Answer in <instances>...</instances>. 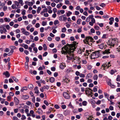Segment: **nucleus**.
Listing matches in <instances>:
<instances>
[{
	"label": "nucleus",
	"mask_w": 120,
	"mask_h": 120,
	"mask_svg": "<svg viewBox=\"0 0 120 120\" xmlns=\"http://www.w3.org/2000/svg\"><path fill=\"white\" fill-rule=\"evenodd\" d=\"M14 4H15V5H16L17 6V8H18V6L19 5V2L17 1H15L14 2Z\"/></svg>",
	"instance_id": "5701e85b"
},
{
	"label": "nucleus",
	"mask_w": 120,
	"mask_h": 120,
	"mask_svg": "<svg viewBox=\"0 0 120 120\" xmlns=\"http://www.w3.org/2000/svg\"><path fill=\"white\" fill-rule=\"evenodd\" d=\"M85 91L86 94H87V92H89L90 93H91L92 91V90L91 89L89 88H86Z\"/></svg>",
	"instance_id": "1a4fd4ad"
},
{
	"label": "nucleus",
	"mask_w": 120,
	"mask_h": 120,
	"mask_svg": "<svg viewBox=\"0 0 120 120\" xmlns=\"http://www.w3.org/2000/svg\"><path fill=\"white\" fill-rule=\"evenodd\" d=\"M7 32V31L5 28L2 29L0 30V32L1 34H2L3 33L6 34V32Z\"/></svg>",
	"instance_id": "9b49d317"
},
{
	"label": "nucleus",
	"mask_w": 120,
	"mask_h": 120,
	"mask_svg": "<svg viewBox=\"0 0 120 120\" xmlns=\"http://www.w3.org/2000/svg\"><path fill=\"white\" fill-rule=\"evenodd\" d=\"M47 24V23L46 22H45L44 21H43L42 22V25L43 26H45Z\"/></svg>",
	"instance_id": "052dcab7"
},
{
	"label": "nucleus",
	"mask_w": 120,
	"mask_h": 120,
	"mask_svg": "<svg viewBox=\"0 0 120 120\" xmlns=\"http://www.w3.org/2000/svg\"><path fill=\"white\" fill-rule=\"evenodd\" d=\"M59 22L58 20H56L54 22V24L55 25H56L57 24H58Z\"/></svg>",
	"instance_id": "473e14b6"
},
{
	"label": "nucleus",
	"mask_w": 120,
	"mask_h": 120,
	"mask_svg": "<svg viewBox=\"0 0 120 120\" xmlns=\"http://www.w3.org/2000/svg\"><path fill=\"white\" fill-rule=\"evenodd\" d=\"M78 43H77L76 42L74 41L73 43L71 44H67V45H65L64 47H62L61 49V52L62 54H64L65 55L66 54H68L70 56H67V57L68 58H70V60L73 59L72 61L74 60V58L75 57L74 56V55L72 52H73L74 50H75L77 47Z\"/></svg>",
	"instance_id": "f257e3e1"
},
{
	"label": "nucleus",
	"mask_w": 120,
	"mask_h": 120,
	"mask_svg": "<svg viewBox=\"0 0 120 120\" xmlns=\"http://www.w3.org/2000/svg\"><path fill=\"white\" fill-rule=\"evenodd\" d=\"M38 86H36L34 88V90L35 91V93L38 94L39 93V91L38 90Z\"/></svg>",
	"instance_id": "6ab92c4d"
},
{
	"label": "nucleus",
	"mask_w": 120,
	"mask_h": 120,
	"mask_svg": "<svg viewBox=\"0 0 120 120\" xmlns=\"http://www.w3.org/2000/svg\"><path fill=\"white\" fill-rule=\"evenodd\" d=\"M28 87L29 89L30 90L32 89L34 87L33 85L31 84H30L28 85Z\"/></svg>",
	"instance_id": "a211bd4d"
},
{
	"label": "nucleus",
	"mask_w": 120,
	"mask_h": 120,
	"mask_svg": "<svg viewBox=\"0 0 120 120\" xmlns=\"http://www.w3.org/2000/svg\"><path fill=\"white\" fill-rule=\"evenodd\" d=\"M15 31L16 33L17 34V33H19L20 32V30L19 29H16L15 30Z\"/></svg>",
	"instance_id": "e2e57ef3"
},
{
	"label": "nucleus",
	"mask_w": 120,
	"mask_h": 120,
	"mask_svg": "<svg viewBox=\"0 0 120 120\" xmlns=\"http://www.w3.org/2000/svg\"><path fill=\"white\" fill-rule=\"evenodd\" d=\"M14 100L16 105H18L19 103V100L16 97L14 98Z\"/></svg>",
	"instance_id": "f8f14e48"
},
{
	"label": "nucleus",
	"mask_w": 120,
	"mask_h": 120,
	"mask_svg": "<svg viewBox=\"0 0 120 120\" xmlns=\"http://www.w3.org/2000/svg\"><path fill=\"white\" fill-rule=\"evenodd\" d=\"M90 18H89L88 17L86 18V21L87 22H88L90 21Z\"/></svg>",
	"instance_id": "69168bd1"
},
{
	"label": "nucleus",
	"mask_w": 120,
	"mask_h": 120,
	"mask_svg": "<svg viewBox=\"0 0 120 120\" xmlns=\"http://www.w3.org/2000/svg\"><path fill=\"white\" fill-rule=\"evenodd\" d=\"M60 68L62 69H64V65L63 64H61L60 65Z\"/></svg>",
	"instance_id": "58836bf2"
},
{
	"label": "nucleus",
	"mask_w": 120,
	"mask_h": 120,
	"mask_svg": "<svg viewBox=\"0 0 120 120\" xmlns=\"http://www.w3.org/2000/svg\"><path fill=\"white\" fill-rule=\"evenodd\" d=\"M56 5V4L54 2L51 3V5L52 7H55Z\"/></svg>",
	"instance_id": "bf43d9fd"
},
{
	"label": "nucleus",
	"mask_w": 120,
	"mask_h": 120,
	"mask_svg": "<svg viewBox=\"0 0 120 120\" xmlns=\"http://www.w3.org/2000/svg\"><path fill=\"white\" fill-rule=\"evenodd\" d=\"M109 53H110V52H109V50H105V51L103 52V53L104 54L105 53L108 54Z\"/></svg>",
	"instance_id": "a878e982"
},
{
	"label": "nucleus",
	"mask_w": 120,
	"mask_h": 120,
	"mask_svg": "<svg viewBox=\"0 0 120 120\" xmlns=\"http://www.w3.org/2000/svg\"><path fill=\"white\" fill-rule=\"evenodd\" d=\"M57 116L59 118H62L63 116V115L61 114H58Z\"/></svg>",
	"instance_id": "c9c22d12"
},
{
	"label": "nucleus",
	"mask_w": 120,
	"mask_h": 120,
	"mask_svg": "<svg viewBox=\"0 0 120 120\" xmlns=\"http://www.w3.org/2000/svg\"><path fill=\"white\" fill-rule=\"evenodd\" d=\"M23 45H24L23 47L25 49H27L28 48V45L26 44H23Z\"/></svg>",
	"instance_id": "ea45409f"
},
{
	"label": "nucleus",
	"mask_w": 120,
	"mask_h": 120,
	"mask_svg": "<svg viewBox=\"0 0 120 120\" xmlns=\"http://www.w3.org/2000/svg\"><path fill=\"white\" fill-rule=\"evenodd\" d=\"M81 21V20L80 19H78L77 21V23L78 24H80V22Z\"/></svg>",
	"instance_id": "4c0bfd02"
},
{
	"label": "nucleus",
	"mask_w": 120,
	"mask_h": 120,
	"mask_svg": "<svg viewBox=\"0 0 120 120\" xmlns=\"http://www.w3.org/2000/svg\"><path fill=\"white\" fill-rule=\"evenodd\" d=\"M109 20H110L109 22V24L111 25H112L113 23V22L114 21V19L113 17H111L110 18Z\"/></svg>",
	"instance_id": "dca6fc26"
},
{
	"label": "nucleus",
	"mask_w": 120,
	"mask_h": 120,
	"mask_svg": "<svg viewBox=\"0 0 120 120\" xmlns=\"http://www.w3.org/2000/svg\"><path fill=\"white\" fill-rule=\"evenodd\" d=\"M31 104V103L29 101H28L26 102V104L28 105H30Z\"/></svg>",
	"instance_id": "a18cd8bd"
},
{
	"label": "nucleus",
	"mask_w": 120,
	"mask_h": 120,
	"mask_svg": "<svg viewBox=\"0 0 120 120\" xmlns=\"http://www.w3.org/2000/svg\"><path fill=\"white\" fill-rule=\"evenodd\" d=\"M95 22V21L94 18L91 19V21L89 22V24L91 26H93L94 23Z\"/></svg>",
	"instance_id": "6e6552de"
},
{
	"label": "nucleus",
	"mask_w": 120,
	"mask_h": 120,
	"mask_svg": "<svg viewBox=\"0 0 120 120\" xmlns=\"http://www.w3.org/2000/svg\"><path fill=\"white\" fill-rule=\"evenodd\" d=\"M99 48L101 49H102L104 47V46L103 44H101L100 45H98Z\"/></svg>",
	"instance_id": "e433bc0d"
},
{
	"label": "nucleus",
	"mask_w": 120,
	"mask_h": 120,
	"mask_svg": "<svg viewBox=\"0 0 120 120\" xmlns=\"http://www.w3.org/2000/svg\"><path fill=\"white\" fill-rule=\"evenodd\" d=\"M11 77L16 82H17L18 81V80L15 77L13 76Z\"/></svg>",
	"instance_id": "bb28decb"
},
{
	"label": "nucleus",
	"mask_w": 120,
	"mask_h": 120,
	"mask_svg": "<svg viewBox=\"0 0 120 120\" xmlns=\"http://www.w3.org/2000/svg\"><path fill=\"white\" fill-rule=\"evenodd\" d=\"M90 36L86 37L85 38V39L83 41L84 42L85 44H88L89 43V41H90Z\"/></svg>",
	"instance_id": "423d86ee"
},
{
	"label": "nucleus",
	"mask_w": 120,
	"mask_h": 120,
	"mask_svg": "<svg viewBox=\"0 0 120 120\" xmlns=\"http://www.w3.org/2000/svg\"><path fill=\"white\" fill-rule=\"evenodd\" d=\"M54 107L56 109H58L60 108V106L57 105H54Z\"/></svg>",
	"instance_id": "8fccbe9b"
},
{
	"label": "nucleus",
	"mask_w": 120,
	"mask_h": 120,
	"mask_svg": "<svg viewBox=\"0 0 120 120\" xmlns=\"http://www.w3.org/2000/svg\"><path fill=\"white\" fill-rule=\"evenodd\" d=\"M3 74L5 75V76L7 77H9L10 76V74L8 71H6Z\"/></svg>",
	"instance_id": "f3484780"
},
{
	"label": "nucleus",
	"mask_w": 120,
	"mask_h": 120,
	"mask_svg": "<svg viewBox=\"0 0 120 120\" xmlns=\"http://www.w3.org/2000/svg\"><path fill=\"white\" fill-rule=\"evenodd\" d=\"M90 41L92 42H95V41L94 40V39L93 38L91 37H90Z\"/></svg>",
	"instance_id": "4d7b16f0"
},
{
	"label": "nucleus",
	"mask_w": 120,
	"mask_h": 120,
	"mask_svg": "<svg viewBox=\"0 0 120 120\" xmlns=\"http://www.w3.org/2000/svg\"><path fill=\"white\" fill-rule=\"evenodd\" d=\"M44 103L46 105L48 106L49 105V103L47 101L44 100Z\"/></svg>",
	"instance_id": "c03bdc74"
},
{
	"label": "nucleus",
	"mask_w": 120,
	"mask_h": 120,
	"mask_svg": "<svg viewBox=\"0 0 120 120\" xmlns=\"http://www.w3.org/2000/svg\"><path fill=\"white\" fill-rule=\"evenodd\" d=\"M22 99L24 100H26L28 99L29 98V96L27 95H22L21 97Z\"/></svg>",
	"instance_id": "9d476101"
},
{
	"label": "nucleus",
	"mask_w": 120,
	"mask_h": 120,
	"mask_svg": "<svg viewBox=\"0 0 120 120\" xmlns=\"http://www.w3.org/2000/svg\"><path fill=\"white\" fill-rule=\"evenodd\" d=\"M107 83L108 85L114 88L115 87V85L113 84H112L111 83V80H109V81H108Z\"/></svg>",
	"instance_id": "4468645a"
},
{
	"label": "nucleus",
	"mask_w": 120,
	"mask_h": 120,
	"mask_svg": "<svg viewBox=\"0 0 120 120\" xmlns=\"http://www.w3.org/2000/svg\"><path fill=\"white\" fill-rule=\"evenodd\" d=\"M49 80L51 82L53 83L54 82L55 79L54 77H51L50 79Z\"/></svg>",
	"instance_id": "aec40b11"
},
{
	"label": "nucleus",
	"mask_w": 120,
	"mask_h": 120,
	"mask_svg": "<svg viewBox=\"0 0 120 120\" xmlns=\"http://www.w3.org/2000/svg\"><path fill=\"white\" fill-rule=\"evenodd\" d=\"M43 87L44 89H48L49 88V86L47 85L44 86Z\"/></svg>",
	"instance_id": "5fc2aeb1"
},
{
	"label": "nucleus",
	"mask_w": 120,
	"mask_h": 120,
	"mask_svg": "<svg viewBox=\"0 0 120 120\" xmlns=\"http://www.w3.org/2000/svg\"><path fill=\"white\" fill-rule=\"evenodd\" d=\"M26 10H23L22 11L21 13L23 15H25L26 14Z\"/></svg>",
	"instance_id": "3c124183"
},
{
	"label": "nucleus",
	"mask_w": 120,
	"mask_h": 120,
	"mask_svg": "<svg viewBox=\"0 0 120 120\" xmlns=\"http://www.w3.org/2000/svg\"><path fill=\"white\" fill-rule=\"evenodd\" d=\"M4 20L6 22H9L10 21V19L9 18H8L6 17L4 18Z\"/></svg>",
	"instance_id": "4be33fe9"
},
{
	"label": "nucleus",
	"mask_w": 120,
	"mask_h": 120,
	"mask_svg": "<svg viewBox=\"0 0 120 120\" xmlns=\"http://www.w3.org/2000/svg\"><path fill=\"white\" fill-rule=\"evenodd\" d=\"M99 51H97L94 52H93L91 54V59H92L98 58L99 57Z\"/></svg>",
	"instance_id": "7ed1b4c3"
},
{
	"label": "nucleus",
	"mask_w": 120,
	"mask_h": 120,
	"mask_svg": "<svg viewBox=\"0 0 120 120\" xmlns=\"http://www.w3.org/2000/svg\"><path fill=\"white\" fill-rule=\"evenodd\" d=\"M9 51L10 49H9L8 48H6L5 49V50H4V52H8Z\"/></svg>",
	"instance_id": "13d9d810"
},
{
	"label": "nucleus",
	"mask_w": 120,
	"mask_h": 120,
	"mask_svg": "<svg viewBox=\"0 0 120 120\" xmlns=\"http://www.w3.org/2000/svg\"><path fill=\"white\" fill-rule=\"evenodd\" d=\"M65 4H69L70 2L69 0H65Z\"/></svg>",
	"instance_id": "0e129e2a"
},
{
	"label": "nucleus",
	"mask_w": 120,
	"mask_h": 120,
	"mask_svg": "<svg viewBox=\"0 0 120 120\" xmlns=\"http://www.w3.org/2000/svg\"><path fill=\"white\" fill-rule=\"evenodd\" d=\"M44 30V28L43 27H41L40 29V31L41 32H43Z\"/></svg>",
	"instance_id": "09e8293b"
},
{
	"label": "nucleus",
	"mask_w": 120,
	"mask_h": 120,
	"mask_svg": "<svg viewBox=\"0 0 120 120\" xmlns=\"http://www.w3.org/2000/svg\"><path fill=\"white\" fill-rule=\"evenodd\" d=\"M67 15V16L69 17L70 16V15L72 14L71 12H70V11H69L68 12L66 13Z\"/></svg>",
	"instance_id": "cd10ccee"
},
{
	"label": "nucleus",
	"mask_w": 120,
	"mask_h": 120,
	"mask_svg": "<svg viewBox=\"0 0 120 120\" xmlns=\"http://www.w3.org/2000/svg\"><path fill=\"white\" fill-rule=\"evenodd\" d=\"M91 65H88L87 67V68L88 70H90L91 68Z\"/></svg>",
	"instance_id": "6e6d98bb"
},
{
	"label": "nucleus",
	"mask_w": 120,
	"mask_h": 120,
	"mask_svg": "<svg viewBox=\"0 0 120 120\" xmlns=\"http://www.w3.org/2000/svg\"><path fill=\"white\" fill-rule=\"evenodd\" d=\"M80 9V6H78L75 8V9L76 10H79Z\"/></svg>",
	"instance_id": "49530a36"
},
{
	"label": "nucleus",
	"mask_w": 120,
	"mask_h": 120,
	"mask_svg": "<svg viewBox=\"0 0 120 120\" xmlns=\"http://www.w3.org/2000/svg\"><path fill=\"white\" fill-rule=\"evenodd\" d=\"M63 96L66 99H68L70 98V96L68 93L66 92H64L63 93Z\"/></svg>",
	"instance_id": "0eeeda50"
},
{
	"label": "nucleus",
	"mask_w": 120,
	"mask_h": 120,
	"mask_svg": "<svg viewBox=\"0 0 120 120\" xmlns=\"http://www.w3.org/2000/svg\"><path fill=\"white\" fill-rule=\"evenodd\" d=\"M10 49L12 50L15 49L16 48V47L14 46H10Z\"/></svg>",
	"instance_id": "2f4dec72"
},
{
	"label": "nucleus",
	"mask_w": 120,
	"mask_h": 120,
	"mask_svg": "<svg viewBox=\"0 0 120 120\" xmlns=\"http://www.w3.org/2000/svg\"><path fill=\"white\" fill-rule=\"evenodd\" d=\"M41 10V7H39L38 8L37 10V12L38 13H39L40 12V11Z\"/></svg>",
	"instance_id": "b1692460"
},
{
	"label": "nucleus",
	"mask_w": 120,
	"mask_h": 120,
	"mask_svg": "<svg viewBox=\"0 0 120 120\" xmlns=\"http://www.w3.org/2000/svg\"><path fill=\"white\" fill-rule=\"evenodd\" d=\"M36 112L40 114H42L43 113V111L40 108L38 109L37 111Z\"/></svg>",
	"instance_id": "2eb2a0df"
},
{
	"label": "nucleus",
	"mask_w": 120,
	"mask_h": 120,
	"mask_svg": "<svg viewBox=\"0 0 120 120\" xmlns=\"http://www.w3.org/2000/svg\"><path fill=\"white\" fill-rule=\"evenodd\" d=\"M75 15H78L79 14V12L77 11H75Z\"/></svg>",
	"instance_id": "774afa93"
},
{
	"label": "nucleus",
	"mask_w": 120,
	"mask_h": 120,
	"mask_svg": "<svg viewBox=\"0 0 120 120\" xmlns=\"http://www.w3.org/2000/svg\"><path fill=\"white\" fill-rule=\"evenodd\" d=\"M82 104L83 105L85 106L87 105V102L86 101H84L82 102Z\"/></svg>",
	"instance_id": "c756f323"
},
{
	"label": "nucleus",
	"mask_w": 120,
	"mask_h": 120,
	"mask_svg": "<svg viewBox=\"0 0 120 120\" xmlns=\"http://www.w3.org/2000/svg\"><path fill=\"white\" fill-rule=\"evenodd\" d=\"M99 6L102 8H104L106 6V4L104 3H102L99 5Z\"/></svg>",
	"instance_id": "f704fd0d"
},
{
	"label": "nucleus",
	"mask_w": 120,
	"mask_h": 120,
	"mask_svg": "<svg viewBox=\"0 0 120 120\" xmlns=\"http://www.w3.org/2000/svg\"><path fill=\"white\" fill-rule=\"evenodd\" d=\"M44 47V49L45 50H47V48L46 45L45 44H44L43 45Z\"/></svg>",
	"instance_id": "37998d69"
},
{
	"label": "nucleus",
	"mask_w": 120,
	"mask_h": 120,
	"mask_svg": "<svg viewBox=\"0 0 120 120\" xmlns=\"http://www.w3.org/2000/svg\"><path fill=\"white\" fill-rule=\"evenodd\" d=\"M116 80L118 81H120V75H118L116 78Z\"/></svg>",
	"instance_id": "79ce46f5"
},
{
	"label": "nucleus",
	"mask_w": 120,
	"mask_h": 120,
	"mask_svg": "<svg viewBox=\"0 0 120 120\" xmlns=\"http://www.w3.org/2000/svg\"><path fill=\"white\" fill-rule=\"evenodd\" d=\"M118 40L116 38H113L108 41V44L109 45L114 47V46L118 45Z\"/></svg>",
	"instance_id": "f03ea898"
},
{
	"label": "nucleus",
	"mask_w": 120,
	"mask_h": 120,
	"mask_svg": "<svg viewBox=\"0 0 120 120\" xmlns=\"http://www.w3.org/2000/svg\"><path fill=\"white\" fill-rule=\"evenodd\" d=\"M67 19L65 15L60 16L59 18V20L61 21L66 20Z\"/></svg>",
	"instance_id": "20e7f679"
},
{
	"label": "nucleus",
	"mask_w": 120,
	"mask_h": 120,
	"mask_svg": "<svg viewBox=\"0 0 120 120\" xmlns=\"http://www.w3.org/2000/svg\"><path fill=\"white\" fill-rule=\"evenodd\" d=\"M65 34H63V33L62 34H61V37L62 38H64V37H65Z\"/></svg>",
	"instance_id": "338daca9"
},
{
	"label": "nucleus",
	"mask_w": 120,
	"mask_h": 120,
	"mask_svg": "<svg viewBox=\"0 0 120 120\" xmlns=\"http://www.w3.org/2000/svg\"><path fill=\"white\" fill-rule=\"evenodd\" d=\"M40 24L38 23H37L36 24V25L35 26V27L36 28H38L40 27Z\"/></svg>",
	"instance_id": "de8ad7c7"
},
{
	"label": "nucleus",
	"mask_w": 120,
	"mask_h": 120,
	"mask_svg": "<svg viewBox=\"0 0 120 120\" xmlns=\"http://www.w3.org/2000/svg\"><path fill=\"white\" fill-rule=\"evenodd\" d=\"M94 28L96 30H98L99 28V27L98 26H94Z\"/></svg>",
	"instance_id": "603ef678"
},
{
	"label": "nucleus",
	"mask_w": 120,
	"mask_h": 120,
	"mask_svg": "<svg viewBox=\"0 0 120 120\" xmlns=\"http://www.w3.org/2000/svg\"><path fill=\"white\" fill-rule=\"evenodd\" d=\"M98 78V76L97 75H95L94 76L93 79L94 80H97Z\"/></svg>",
	"instance_id": "412c9836"
},
{
	"label": "nucleus",
	"mask_w": 120,
	"mask_h": 120,
	"mask_svg": "<svg viewBox=\"0 0 120 120\" xmlns=\"http://www.w3.org/2000/svg\"><path fill=\"white\" fill-rule=\"evenodd\" d=\"M31 41L34 42V41L33 40V41H32V40H31L30 41L28 40H26L25 41L26 42L27 44H30Z\"/></svg>",
	"instance_id": "c85d7f7f"
},
{
	"label": "nucleus",
	"mask_w": 120,
	"mask_h": 120,
	"mask_svg": "<svg viewBox=\"0 0 120 120\" xmlns=\"http://www.w3.org/2000/svg\"><path fill=\"white\" fill-rule=\"evenodd\" d=\"M22 33L23 34L26 36H28L29 35L30 33L28 31H26L24 28H22L21 29Z\"/></svg>",
	"instance_id": "39448f33"
},
{
	"label": "nucleus",
	"mask_w": 120,
	"mask_h": 120,
	"mask_svg": "<svg viewBox=\"0 0 120 120\" xmlns=\"http://www.w3.org/2000/svg\"><path fill=\"white\" fill-rule=\"evenodd\" d=\"M26 119V117L24 115H22V117L21 118L22 120H25Z\"/></svg>",
	"instance_id": "72a5a7b5"
},
{
	"label": "nucleus",
	"mask_w": 120,
	"mask_h": 120,
	"mask_svg": "<svg viewBox=\"0 0 120 120\" xmlns=\"http://www.w3.org/2000/svg\"><path fill=\"white\" fill-rule=\"evenodd\" d=\"M90 32L92 33H94L95 32V31L93 28H91L90 29Z\"/></svg>",
	"instance_id": "680f3d73"
},
{
	"label": "nucleus",
	"mask_w": 120,
	"mask_h": 120,
	"mask_svg": "<svg viewBox=\"0 0 120 120\" xmlns=\"http://www.w3.org/2000/svg\"><path fill=\"white\" fill-rule=\"evenodd\" d=\"M92 74L91 73H90L88 74L86 77V79H90L92 77Z\"/></svg>",
	"instance_id": "ddd939ff"
},
{
	"label": "nucleus",
	"mask_w": 120,
	"mask_h": 120,
	"mask_svg": "<svg viewBox=\"0 0 120 120\" xmlns=\"http://www.w3.org/2000/svg\"><path fill=\"white\" fill-rule=\"evenodd\" d=\"M79 76L81 77L84 78L85 77V75L84 74L82 73H80L79 75Z\"/></svg>",
	"instance_id": "864d4df0"
},
{
	"label": "nucleus",
	"mask_w": 120,
	"mask_h": 120,
	"mask_svg": "<svg viewBox=\"0 0 120 120\" xmlns=\"http://www.w3.org/2000/svg\"><path fill=\"white\" fill-rule=\"evenodd\" d=\"M18 1L19 4H20L21 6H22L24 4L23 0H19Z\"/></svg>",
	"instance_id": "393cba45"
},
{
	"label": "nucleus",
	"mask_w": 120,
	"mask_h": 120,
	"mask_svg": "<svg viewBox=\"0 0 120 120\" xmlns=\"http://www.w3.org/2000/svg\"><path fill=\"white\" fill-rule=\"evenodd\" d=\"M28 3H29L28 4V5L29 6H32L33 4V2H32L29 1Z\"/></svg>",
	"instance_id": "a19ab883"
},
{
	"label": "nucleus",
	"mask_w": 120,
	"mask_h": 120,
	"mask_svg": "<svg viewBox=\"0 0 120 120\" xmlns=\"http://www.w3.org/2000/svg\"><path fill=\"white\" fill-rule=\"evenodd\" d=\"M66 30V29L65 27H63L62 29L61 32L63 33H64Z\"/></svg>",
	"instance_id": "7c9ffc66"
}]
</instances>
